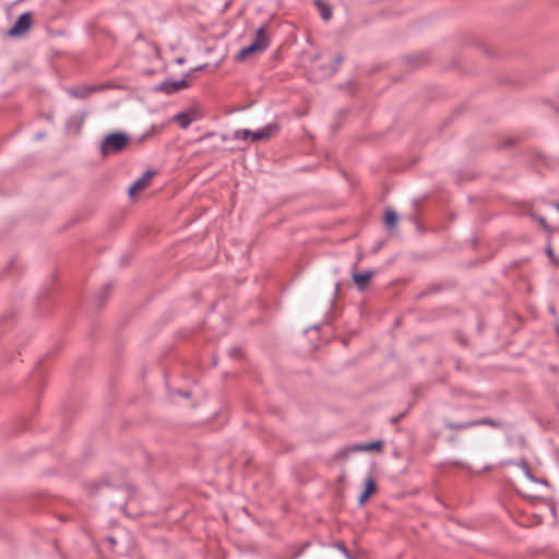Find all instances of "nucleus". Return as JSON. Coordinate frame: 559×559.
Listing matches in <instances>:
<instances>
[{"label": "nucleus", "instance_id": "nucleus-5", "mask_svg": "<svg viewBox=\"0 0 559 559\" xmlns=\"http://www.w3.org/2000/svg\"><path fill=\"white\" fill-rule=\"evenodd\" d=\"M32 23V15L31 13H23L20 15L15 24L10 31V34L12 36L21 35L22 33L26 32L31 27Z\"/></svg>", "mask_w": 559, "mask_h": 559}, {"label": "nucleus", "instance_id": "nucleus-15", "mask_svg": "<svg viewBox=\"0 0 559 559\" xmlns=\"http://www.w3.org/2000/svg\"><path fill=\"white\" fill-rule=\"evenodd\" d=\"M249 138L251 139V131L248 129H239L234 133V139L236 140H247Z\"/></svg>", "mask_w": 559, "mask_h": 559}, {"label": "nucleus", "instance_id": "nucleus-16", "mask_svg": "<svg viewBox=\"0 0 559 559\" xmlns=\"http://www.w3.org/2000/svg\"><path fill=\"white\" fill-rule=\"evenodd\" d=\"M93 91H95L94 87H83V88H76L72 92L73 95L78 96V97H84L86 96L87 94L92 93Z\"/></svg>", "mask_w": 559, "mask_h": 559}, {"label": "nucleus", "instance_id": "nucleus-6", "mask_svg": "<svg viewBox=\"0 0 559 559\" xmlns=\"http://www.w3.org/2000/svg\"><path fill=\"white\" fill-rule=\"evenodd\" d=\"M153 177V171L151 170H147L141 178H139L130 188H129V197L130 198H134L139 192H141L142 190H144L151 179Z\"/></svg>", "mask_w": 559, "mask_h": 559}, {"label": "nucleus", "instance_id": "nucleus-18", "mask_svg": "<svg viewBox=\"0 0 559 559\" xmlns=\"http://www.w3.org/2000/svg\"><path fill=\"white\" fill-rule=\"evenodd\" d=\"M337 548L344 554V556L347 559H353L352 556L348 554V551L342 545H337Z\"/></svg>", "mask_w": 559, "mask_h": 559}, {"label": "nucleus", "instance_id": "nucleus-8", "mask_svg": "<svg viewBox=\"0 0 559 559\" xmlns=\"http://www.w3.org/2000/svg\"><path fill=\"white\" fill-rule=\"evenodd\" d=\"M376 491V483L372 477H368L365 481V490L360 495L358 502L359 504H364L368 498Z\"/></svg>", "mask_w": 559, "mask_h": 559}, {"label": "nucleus", "instance_id": "nucleus-17", "mask_svg": "<svg viewBox=\"0 0 559 559\" xmlns=\"http://www.w3.org/2000/svg\"><path fill=\"white\" fill-rule=\"evenodd\" d=\"M522 468H523V472L525 474V476L528 478V479H532L534 480V478L532 477L531 473H530V469L527 467V465L525 463H522L521 464Z\"/></svg>", "mask_w": 559, "mask_h": 559}, {"label": "nucleus", "instance_id": "nucleus-22", "mask_svg": "<svg viewBox=\"0 0 559 559\" xmlns=\"http://www.w3.org/2000/svg\"><path fill=\"white\" fill-rule=\"evenodd\" d=\"M557 330H558V333H559V326L557 328Z\"/></svg>", "mask_w": 559, "mask_h": 559}, {"label": "nucleus", "instance_id": "nucleus-10", "mask_svg": "<svg viewBox=\"0 0 559 559\" xmlns=\"http://www.w3.org/2000/svg\"><path fill=\"white\" fill-rule=\"evenodd\" d=\"M372 277V272L370 271H366V272H362V273H355L353 275V278H354V282L356 283V285L360 288V289H364L365 286L369 283V281L371 280Z\"/></svg>", "mask_w": 559, "mask_h": 559}, {"label": "nucleus", "instance_id": "nucleus-20", "mask_svg": "<svg viewBox=\"0 0 559 559\" xmlns=\"http://www.w3.org/2000/svg\"><path fill=\"white\" fill-rule=\"evenodd\" d=\"M108 540H109V543H111V544H115V543H116V540H115L112 537H109V538H108Z\"/></svg>", "mask_w": 559, "mask_h": 559}, {"label": "nucleus", "instance_id": "nucleus-1", "mask_svg": "<svg viewBox=\"0 0 559 559\" xmlns=\"http://www.w3.org/2000/svg\"><path fill=\"white\" fill-rule=\"evenodd\" d=\"M129 142V136L122 132L108 134L102 143V152L107 155L109 153H118L122 151Z\"/></svg>", "mask_w": 559, "mask_h": 559}, {"label": "nucleus", "instance_id": "nucleus-11", "mask_svg": "<svg viewBox=\"0 0 559 559\" xmlns=\"http://www.w3.org/2000/svg\"><path fill=\"white\" fill-rule=\"evenodd\" d=\"M396 223H397L396 212L393 210H386L385 214H384V224L386 225V227L393 228V227H395Z\"/></svg>", "mask_w": 559, "mask_h": 559}, {"label": "nucleus", "instance_id": "nucleus-13", "mask_svg": "<svg viewBox=\"0 0 559 559\" xmlns=\"http://www.w3.org/2000/svg\"><path fill=\"white\" fill-rule=\"evenodd\" d=\"M382 447V442L381 441H376V442H370V443H366V444H360V445H357L355 447L356 450H359V451H373V450H380Z\"/></svg>", "mask_w": 559, "mask_h": 559}, {"label": "nucleus", "instance_id": "nucleus-2", "mask_svg": "<svg viewBox=\"0 0 559 559\" xmlns=\"http://www.w3.org/2000/svg\"><path fill=\"white\" fill-rule=\"evenodd\" d=\"M267 45H269V40H267L266 34H265V28L260 27L257 31L255 39L253 40V43L250 44L249 46L242 48L239 51L237 58L239 60H243L252 53L261 52V51L265 50Z\"/></svg>", "mask_w": 559, "mask_h": 559}, {"label": "nucleus", "instance_id": "nucleus-19", "mask_svg": "<svg viewBox=\"0 0 559 559\" xmlns=\"http://www.w3.org/2000/svg\"><path fill=\"white\" fill-rule=\"evenodd\" d=\"M539 223L543 225V226H546V219L544 217H540L539 218Z\"/></svg>", "mask_w": 559, "mask_h": 559}, {"label": "nucleus", "instance_id": "nucleus-7", "mask_svg": "<svg viewBox=\"0 0 559 559\" xmlns=\"http://www.w3.org/2000/svg\"><path fill=\"white\" fill-rule=\"evenodd\" d=\"M188 85L189 84L185 79L178 81H165L157 87V90L166 94H174L180 90L188 87Z\"/></svg>", "mask_w": 559, "mask_h": 559}, {"label": "nucleus", "instance_id": "nucleus-9", "mask_svg": "<svg viewBox=\"0 0 559 559\" xmlns=\"http://www.w3.org/2000/svg\"><path fill=\"white\" fill-rule=\"evenodd\" d=\"M483 424L493 425L492 421H490L488 419H485V420H479V421H465V423H456V424L447 423L445 426L449 429L459 430V429H467V428H471L473 426L483 425Z\"/></svg>", "mask_w": 559, "mask_h": 559}, {"label": "nucleus", "instance_id": "nucleus-12", "mask_svg": "<svg viewBox=\"0 0 559 559\" xmlns=\"http://www.w3.org/2000/svg\"><path fill=\"white\" fill-rule=\"evenodd\" d=\"M317 7L320 11V15L324 21H329L332 16L331 9L322 1H317Z\"/></svg>", "mask_w": 559, "mask_h": 559}, {"label": "nucleus", "instance_id": "nucleus-21", "mask_svg": "<svg viewBox=\"0 0 559 559\" xmlns=\"http://www.w3.org/2000/svg\"><path fill=\"white\" fill-rule=\"evenodd\" d=\"M556 209L559 211V203L556 205Z\"/></svg>", "mask_w": 559, "mask_h": 559}, {"label": "nucleus", "instance_id": "nucleus-14", "mask_svg": "<svg viewBox=\"0 0 559 559\" xmlns=\"http://www.w3.org/2000/svg\"><path fill=\"white\" fill-rule=\"evenodd\" d=\"M83 123V118L80 117V118H73L71 119L69 122H68V130H72L73 129V132H78L81 128Z\"/></svg>", "mask_w": 559, "mask_h": 559}, {"label": "nucleus", "instance_id": "nucleus-4", "mask_svg": "<svg viewBox=\"0 0 559 559\" xmlns=\"http://www.w3.org/2000/svg\"><path fill=\"white\" fill-rule=\"evenodd\" d=\"M277 130L278 126L276 123H270L262 129L251 131V141L258 142L269 140L277 132Z\"/></svg>", "mask_w": 559, "mask_h": 559}, {"label": "nucleus", "instance_id": "nucleus-3", "mask_svg": "<svg viewBox=\"0 0 559 559\" xmlns=\"http://www.w3.org/2000/svg\"><path fill=\"white\" fill-rule=\"evenodd\" d=\"M202 109L198 104H192L185 111L173 117V121L179 123L182 129H187L192 122L202 117Z\"/></svg>", "mask_w": 559, "mask_h": 559}]
</instances>
